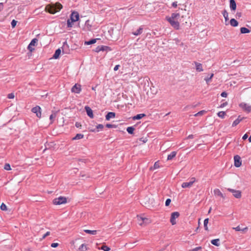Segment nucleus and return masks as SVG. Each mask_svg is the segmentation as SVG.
Listing matches in <instances>:
<instances>
[{"label":"nucleus","instance_id":"9b49d317","mask_svg":"<svg viewBox=\"0 0 251 251\" xmlns=\"http://www.w3.org/2000/svg\"><path fill=\"white\" fill-rule=\"evenodd\" d=\"M234 166L236 167H239L241 166L242 163L241 161V158L240 157L237 155H235L234 157Z\"/></svg>","mask_w":251,"mask_h":251},{"label":"nucleus","instance_id":"4be33fe9","mask_svg":"<svg viewBox=\"0 0 251 251\" xmlns=\"http://www.w3.org/2000/svg\"><path fill=\"white\" fill-rule=\"evenodd\" d=\"M176 152L172 151L170 154L168 155L167 160H172L174 157L176 156Z\"/></svg>","mask_w":251,"mask_h":251},{"label":"nucleus","instance_id":"f3484780","mask_svg":"<svg viewBox=\"0 0 251 251\" xmlns=\"http://www.w3.org/2000/svg\"><path fill=\"white\" fill-rule=\"evenodd\" d=\"M214 194L216 196H220L223 199L225 198V196L222 193L220 190L219 189H215L214 190Z\"/></svg>","mask_w":251,"mask_h":251},{"label":"nucleus","instance_id":"c03bdc74","mask_svg":"<svg viewBox=\"0 0 251 251\" xmlns=\"http://www.w3.org/2000/svg\"><path fill=\"white\" fill-rule=\"evenodd\" d=\"M160 167L159 166V163L158 161H157L154 164V166H153V169H158Z\"/></svg>","mask_w":251,"mask_h":251},{"label":"nucleus","instance_id":"f704fd0d","mask_svg":"<svg viewBox=\"0 0 251 251\" xmlns=\"http://www.w3.org/2000/svg\"><path fill=\"white\" fill-rule=\"evenodd\" d=\"M97 39H92L89 41H87V42H85V44L86 45H91V44H94L97 41Z\"/></svg>","mask_w":251,"mask_h":251},{"label":"nucleus","instance_id":"774afa93","mask_svg":"<svg viewBox=\"0 0 251 251\" xmlns=\"http://www.w3.org/2000/svg\"><path fill=\"white\" fill-rule=\"evenodd\" d=\"M243 119H244L243 117H241L240 116H239L237 119H240L241 120V122L243 120Z\"/></svg>","mask_w":251,"mask_h":251},{"label":"nucleus","instance_id":"7c9ffc66","mask_svg":"<svg viewBox=\"0 0 251 251\" xmlns=\"http://www.w3.org/2000/svg\"><path fill=\"white\" fill-rule=\"evenodd\" d=\"M232 228H233V229H234L236 231H245L247 230L248 229V228L247 227L243 229H241L239 226H238L235 227H233Z\"/></svg>","mask_w":251,"mask_h":251},{"label":"nucleus","instance_id":"6ab92c4d","mask_svg":"<svg viewBox=\"0 0 251 251\" xmlns=\"http://www.w3.org/2000/svg\"><path fill=\"white\" fill-rule=\"evenodd\" d=\"M61 50L60 49H58L57 50H56L55 51L54 54H53V57L54 59L58 58L61 53Z\"/></svg>","mask_w":251,"mask_h":251},{"label":"nucleus","instance_id":"c756f323","mask_svg":"<svg viewBox=\"0 0 251 251\" xmlns=\"http://www.w3.org/2000/svg\"><path fill=\"white\" fill-rule=\"evenodd\" d=\"M135 130L133 126H129L126 128V131L129 134H132Z\"/></svg>","mask_w":251,"mask_h":251},{"label":"nucleus","instance_id":"f8f14e48","mask_svg":"<svg viewBox=\"0 0 251 251\" xmlns=\"http://www.w3.org/2000/svg\"><path fill=\"white\" fill-rule=\"evenodd\" d=\"M85 109L86 110L87 115L90 118H93L94 115H93V111L91 109V108L90 107H89L88 106H86L85 107Z\"/></svg>","mask_w":251,"mask_h":251},{"label":"nucleus","instance_id":"4c0bfd02","mask_svg":"<svg viewBox=\"0 0 251 251\" xmlns=\"http://www.w3.org/2000/svg\"><path fill=\"white\" fill-rule=\"evenodd\" d=\"M217 115L218 117L221 118H224L226 115V113L224 111H220L218 113Z\"/></svg>","mask_w":251,"mask_h":251},{"label":"nucleus","instance_id":"2eb2a0df","mask_svg":"<svg viewBox=\"0 0 251 251\" xmlns=\"http://www.w3.org/2000/svg\"><path fill=\"white\" fill-rule=\"evenodd\" d=\"M37 41L38 40L36 38H34L31 40V42L28 46V49L30 51H32V50H34V49H30V46H34L37 42Z\"/></svg>","mask_w":251,"mask_h":251},{"label":"nucleus","instance_id":"ddd939ff","mask_svg":"<svg viewBox=\"0 0 251 251\" xmlns=\"http://www.w3.org/2000/svg\"><path fill=\"white\" fill-rule=\"evenodd\" d=\"M229 7L231 11H235L236 9V3L234 0H229Z\"/></svg>","mask_w":251,"mask_h":251},{"label":"nucleus","instance_id":"79ce46f5","mask_svg":"<svg viewBox=\"0 0 251 251\" xmlns=\"http://www.w3.org/2000/svg\"><path fill=\"white\" fill-rule=\"evenodd\" d=\"M0 209L3 211H6L7 210V206L4 203H2L0 205Z\"/></svg>","mask_w":251,"mask_h":251},{"label":"nucleus","instance_id":"1a4fd4ad","mask_svg":"<svg viewBox=\"0 0 251 251\" xmlns=\"http://www.w3.org/2000/svg\"><path fill=\"white\" fill-rule=\"evenodd\" d=\"M31 111L33 113L36 114L37 117L40 118L41 117V108L39 106H36L32 108Z\"/></svg>","mask_w":251,"mask_h":251},{"label":"nucleus","instance_id":"72a5a7b5","mask_svg":"<svg viewBox=\"0 0 251 251\" xmlns=\"http://www.w3.org/2000/svg\"><path fill=\"white\" fill-rule=\"evenodd\" d=\"M213 75H214V74H211L209 77H207L204 78V80H205L207 84H208L210 82V81H211V79L213 77Z\"/></svg>","mask_w":251,"mask_h":251},{"label":"nucleus","instance_id":"c85d7f7f","mask_svg":"<svg viewBox=\"0 0 251 251\" xmlns=\"http://www.w3.org/2000/svg\"><path fill=\"white\" fill-rule=\"evenodd\" d=\"M87 249L86 245L84 244H82L78 248V250L80 251H86Z\"/></svg>","mask_w":251,"mask_h":251},{"label":"nucleus","instance_id":"c9c22d12","mask_svg":"<svg viewBox=\"0 0 251 251\" xmlns=\"http://www.w3.org/2000/svg\"><path fill=\"white\" fill-rule=\"evenodd\" d=\"M208 221H209V219L208 218H206L204 220V223H203L204 224V227L205 230H208V226H207Z\"/></svg>","mask_w":251,"mask_h":251},{"label":"nucleus","instance_id":"ea45409f","mask_svg":"<svg viewBox=\"0 0 251 251\" xmlns=\"http://www.w3.org/2000/svg\"><path fill=\"white\" fill-rule=\"evenodd\" d=\"M205 111L204 110H201L200 112H198L197 113L195 114L194 115V116L197 117L202 115L203 114L205 113Z\"/></svg>","mask_w":251,"mask_h":251},{"label":"nucleus","instance_id":"5701e85b","mask_svg":"<svg viewBox=\"0 0 251 251\" xmlns=\"http://www.w3.org/2000/svg\"><path fill=\"white\" fill-rule=\"evenodd\" d=\"M233 195L235 198L240 199L241 197V192L239 190H236Z\"/></svg>","mask_w":251,"mask_h":251},{"label":"nucleus","instance_id":"dca6fc26","mask_svg":"<svg viewBox=\"0 0 251 251\" xmlns=\"http://www.w3.org/2000/svg\"><path fill=\"white\" fill-rule=\"evenodd\" d=\"M194 63L195 64L196 69L197 71L199 72L203 71V70L201 64L197 62H195Z\"/></svg>","mask_w":251,"mask_h":251},{"label":"nucleus","instance_id":"052dcab7","mask_svg":"<svg viewBox=\"0 0 251 251\" xmlns=\"http://www.w3.org/2000/svg\"><path fill=\"white\" fill-rule=\"evenodd\" d=\"M119 67H120L119 65H116L114 68V71H117L119 69Z\"/></svg>","mask_w":251,"mask_h":251},{"label":"nucleus","instance_id":"8fccbe9b","mask_svg":"<svg viewBox=\"0 0 251 251\" xmlns=\"http://www.w3.org/2000/svg\"><path fill=\"white\" fill-rule=\"evenodd\" d=\"M106 126L108 128H113V127H115L116 126L114 125H111V124H107L106 125Z\"/></svg>","mask_w":251,"mask_h":251},{"label":"nucleus","instance_id":"423d86ee","mask_svg":"<svg viewBox=\"0 0 251 251\" xmlns=\"http://www.w3.org/2000/svg\"><path fill=\"white\" fill-rule=\"evenodd\" d=\"M167 21L170 24L171 26L176 29H178L179 28V23L176 20L166 19Z\"/></svg>","mask_w":251,"mask_h":251},{"label":"nucleus","instance_id":"6e6552de","mask_svg":"<svg viewBox=\"0 0 251 251\" xmlns=\"http://www.w3.org/2000/svg\"><path fill=\"white\" fill-rule=\"evenodd\" d=\"M81 91V86L78 84H75L71 89V91L73 93L76 94H79Z\"/></svg>","mask_w":251,"mask_h":251},{"label":"nucleus","instance_id":"f03ea898","mask_svg":"<svg viewBox=\"0 0 251 251\" xmlns=\"http://www.w3.org/2000/svg\"><path fill=\"white\" fill-rule=\"evenodd\" d=\"M53 204L55 205H60L67 202V199L64 197H59L53 201Z\"/></svg>","mask_w":251,"mask_h":251},{"label":"nucleus","instance_id":"bf43d9fd","mask_svg":"<svg viewBox=\"0 0 251 251\" xmlns=\"http://www.w3.org/2000/svg\"><path fill=\"white\" fill-rule=\"evenodd\" d=\"M75 126H76V127H78V128L80 127L81 126V124H80V123H78V122H76V123H75Z\"/></svg>","mask_w":251,"mask_h":251},{"label":"nucleus","instance_id":"e433bc0d","mask_svg":"<svg viewBox=\"0 0 251 251\" xmlns=\"http://www.w3.org/2000/svg\"><path fill=\"white\" fill-rule=\"evenodd\" d=\"M99 249L102 250L104 251H109L110 250L108 247L105 245H102L100 248H99Z\"/></svg>","mask_w":251,"mask_h":251},{"label":"nucleus","instance_id":"69168bd1","mask_svg":"<svg viewBox=\"0 0 251 251\" xmlns=\"http://www.w3.org/2000/svg\"><path fill=\"white\" fill-rule=\"evenodd\" d=\"M227 104L226 102V103H223L222 104H221L220 105V107H224V106H225Z\"/></svg>","mask_w":251,"mask_h":251},{"label":"nucleus","instance_id":"3c124183","mask_svg":"<svg viewBox=\"0 0 251 251\" xmlns=\"http://www.w3.org/2000/svg\"><path fill=\"white\" fill-rule=\"evenodd\" d=\"M8 98L11 99L14 98V94L13 93H10L8 95Z\"/></svg>","mask_w":251,"mask_h":251},{"label":"nucleus","instance_id":"680f3d73","mask_svg":"<svg viewBox=\"0 0 251 251\" xmlns=\"http://www.w3.org/2000/svg\"><path fill=\"white\" fill-rule=\"evenodd\" d=\"M248 135H247V134H245L243 135L242 139L243 140H246L248 138Z\"/></svg>","mask_w":251,"mask_h":251},{"label":"nucleus","instance_id":"6e6d98bb","mask_svg":"<svg viewBox=\"0 0 251 251\" xmlns=\"http://www.w3.org/2000/svg\"><path fill=\"white\" fill-rule=\"evenodd\" d=\"M103 128V126L101 124H99L98 126H97V129H102Z\"/></svg>","mask_w":251,"mask_h":251},{"label":"nucleus","instance_id":"a19ab883","mask_svg":"<svg viewBox=\"0 0 251 251\" xmlns=\"http://www.w3.org/2000/svg\"><path fill=\"white\" fill-rule=\"evenodd\" d=\"M56 114L55 113H53L51 115H50V120L51 121V123H52L53 122V121H54V119L56 117Z\"/></svg>","mask_w":251,"mask_h":251},{"label":"nucleus","instance_id":"864d4df0","mask_svg":"<svg viewBox=\"0 0 251 251\" xmlns=\"http://www.w3.org/2000/svg\"><path fill=\"white\" fill-rule=\"evenodd\" d=\"M58 246V244L57 243H53L51 244V247L52 248H56Z\"/></svg>","mask_w":251,"mask_h":251},{"label":"nucleus","instance_id":"de8ad7c7","mask_svg":"<svg viewBox=\"0 0 251 251\" xmlns=\"http://www.w3.org/2000/svg\"><path fill=\"white\" fill-rule=\"evenodd\" d=\"M11 26L12 27H14L16 25V24H17V21H15V20H13L11 22Z\"/></svg>","mask_w":251,"mask_h":251},{"label":"nucleus","instance_id":"58836bf2","mask_svg":"<svg viewBox=\"0 0 251 251\" xmlns=\"http://www.w3.org/2000/svg\"><path fill=\"white\" fill-rule=\"evenodd\" d=\"M241 122L240 119H236L232 123V126H235L237 125H238Z\"/></svg>","mask_w":251,"mask_h":251},{"label":"nucleus","instance_id":"2f4dec72","mask_svg":"<svg viewBox=\"0 0 251 251\" xmlns=\"http://www.w3.org/2000/svg\"><path fill=\"white\" fill-rule=\"evenodd\" d=\"M143 31V28L140 27L138 30L133 33L134 35L137 36L140 35Z\"/></svg>","mask_w":251,"mask_h":251},{"label":"nucleus","instance_id":"39448f33","mask_svg":"<svg viewBox=\"0 0 251 251\" xmlns=\"http://www.w3.org/2000/svg\"><path fill=\"white\" fill-rule=\"evenodd\" d=\"M138 221L139 225L141 226L144 224L147 225L151 222L149 219L144 217H138Z\"/></svg>","mask_w":251,"mask_h":251},{"label":"nucleus","instance_id":"bb28decb","mask_svg":"<svg viewBox=\"0 0 251 251\" xmlns=\"http://www.w3.org/2000/svg\"><path fill=\"white\" fill-rule=\"evenodd\" d=\"M84 231L85 232H86V233L90 234L92 235H95V234H96V233L97 232V231L96 230H89V229H84Z\"/></svg>","mask_w":251,"mask_h":251},{"label":"nucleus","instance_id":"cd10ccee","mask_svg":"<svg viewBox=\"0 0 251 251\" xmlns=\"http://www.w3.org/2000/svg\"><path fill=\"white\" fill-rule=\"evenodd\" d=\"M145 116V114H139L133 117V120H139Z\"/></svg>","mask_w":251,"mask_h":251},{"label":"nucleus","instance_id":"0e129e2a","mask_svg":"<svg viewBox=\"0 0 251 251\" xmlns=\"http://www.w3.org/2000/svg\"><path fill=\"white\" fill-rule=\"evenodd\" d=\"M101 51L100 46H98L96 48V51L97 52H99V51Z\"/></svg>","mask_w":251,"mask_h":251},{"label":"nucleus","instance_id":"13d9d810","mask_svg":"<svg viewBox=\"0 0 251 251\" xmlns=\"http://www.w3.org/2000/svg\"><path fill=\"white\" fill-rule=\"evenodd\" d=\"M177 2L176 1H175V2H173L172 4V6L174 8H176L177 6Z\"/></svg>","mask_w":251,"mask_h":251},{"label":"nucleus","instance_id":"473e14b6","mask_svg":"<svg viewBox=\"0 0 251 251\" xmlns=\"http://www.w3.org/2000/svg\"><path fill=\"white\" fill-rule=\"evenodd\" d=\"M101 51H108L111 50L110 47L105 46H100Z\"/></svg>","mask_w":251,"mask_h":251},{"label":"nucleus","instance_id":"a878e982","mask_svg":"<svg viewBox=\"0 0 251 251\" xmlns=\"http://www.w3.org/2000/svg\"><path fill=\"white\" fill-rule=\"evenodd\" d=\"M240 32L242 34L248 33L250 32V30L246 27H243L240 28Z\"/></svg>","mask_w":251,"mask_h":251},{"label":"nucleus","instance_id":"a18cd8bd","mask_svg":"<svg viewBox=\"0 0 251 251\" xmlns=\"http://www.w3.org/2000/svg\"><path fill=\"white\" fill-rule=\"evenodd\" d=\"M201 247H198L194 249L190 250L189 251H199V250H201Z\"/></svg>","mask_w":251,"mask_h":251},{"label":"nucleus","instance_id":"603ef678","mask_svg":"<svg viewBox=\"0 0 251 251\" xmlns=\"http://www.w3.org/2000/svg\"><path fill=\"white\" fill-rule=\"evenodd\" d=\"M221 96L222 97L226 98L227 96V94L226 92H223L221 93Z\"/></svg>","mask_w":251,"mask_h":251},{"label":"nucleus","instance_id":"9d476101","mask_svg":"<svg viewBox=\"0 0 251 251\" xmlns=\"http://www.w3.org/2000/svg\"><path fill=\"white\" fill-rule=\"evenodd\" d=\"M79 19V14L77 12H73L71 15V20L72 22L77 21Z\"/></svg>","mask_w":251,"mask_h":251},{"label":"nucleus","instance_id":"f257e3e1","mask_svg":"<svg viewBox=\"0 0 251 251\" xmlns=\"http://www.w3.org/2000/svg\"><path fill=\"white\" fill-rule=\"evenodd\" d=\"M63 6L58 2L55 4H49L46 6L45 10L50 14H55L57 12L60 11Z\"/></svg>","mask_w":251,"mask_h":251},{"label":"nucleus","instance_id":"09e8293b","mask_svg":"<svg viewBox=\"0 0 251 251\" xmlns=\"http://www.w3.org/2000/svg\"><path fill=\"white\" fill-rule=\"evenodd\" d=\"M171 201V200L170 199H167L166 201V202H165V205L167 206H169Z\"/></svg>","mask_w":251,"mask_h":251},{"label":"nucleus","instance_id":"5fc2aeb1","mask_svg":"<svg viewBox=\"0 0 251 251\" xmlns=\"http://www.w3.org/2000/svg\"><path fill=\"white\" fill-rule=\"evenodd\" d=\"M72 22H70V20H68L67 21V25L68 27H72Z\"/></svg>","mask_w":251,"mask_h":251},{"label":"nucleus","instance_id":"7ed1b4c3","mask_svg":"<svg viewBox=\"0 0 251 251\" xmlns=\"http://www.w3.org/2000/svg\"><path fill=\"white\" fill-rule=\"evenodd\" d=\"M195 181L196 178L195 177H192L190 181L183 182L181 184V187L183 188H191Z\"/></svg>","mask_w":251,"mask_h":251},{"label":"nucleus","instance_id":"4468645a","mask_svg":"<svg viewBox=\"0 0 251 251\" xmlns=\"http://www.w3.org/2000/svg\"><path fill=\"white\" fill-rule=\"evenodd\" d=\"M115 113L112 112H108L107 115L105 116L106 120L109 121L111 118H114L115 117Z\"/></svg>","mask_w":251,"mask_h":251},{"label":"nucleus","instance_id":"4d7b16f0","mask_svg":"<svg viewBox=\"0 0 251 251\" xmlns=\"http://www.w3.org/2000/svg\"><path fill=\"white\" fill-rule=\"evenodd\" d=\"M227 190L229 191L230 192L232 193L233 194L236 192V190L231 189V188H227Z\"/></svg>","mask_w":251,"mask_h":251},{"label":"nucleus","instance_id":"338daca9","mask_svg":"<svg viewBox=\"0 0 251 251\" xmlns=\"http://www.w3.org/2000/svg\"><path fill=\"white\" fill-rule=\"evenodd\" d=\"M194 137V136L193 135H189L188 137H187V138L188 139H192Z\"/></svg>","mask_w":251,"mask_h":251},{"label":"nucleus","instance_id":"412c9836","mask_svg":"<svg viewBox=\"0 0 251 251\" xmlns=\"http://www.w3.org/2000/svg\"><path fill=\"white\" fill-rule=\"evenodd\" d=\"M211 243L213 245H215L217 247L219 246L220 245L219 239H215L212 240L211 241Z\"/></svg>","mask_w":251,"mask_h":251},{"label":"nucleus","instance_id":"aec40b11","mask_svg":"<svg viewBox=\"0 0 251 251\" xmlns=\"http://www.w3.org/2000/svg\"><path fill=\"white\" fill-rule=\"evenodd\" d=\"M230 24L231 26L236 27L238 25V22L234 19H231L230 21Z\"/></svg>","mask_w":251,"mask_h":251},{"label":"nucleus","instance_id":"49530a36","mask_svg":"<svg viewBox=\"0 0 251 251\" xmlns=\"http://www.w3.org/2000/svg\"><path fill=\"white\" fill-rule=\"evenodd\" d=\"M50 235V231L47 232L44 235H43V236H42L41 240H43V239H45L46 237H47L48 236H49Z\"/></svg>","mask_w":251,"mask_h":251},{"label":"nucleus","instance_id":"e2e57ef3","mask_svg":"<svg viewBox=\"0 0 251 251\" xmlns=\"http://www.w3.org/2000/svg\"><path fill=\"white\" fill-rule=\"evenodd\" d=\"M3 4L2 2L0 3V12L3 9Z\"/></svg>","mask_w":251,"mask_h":251},{"label":"nucleus","instance_id":"a211bd4d","mask_svg":"<svg viewBox=\"0 0 251 251\" xmlns=\"http://www.w3.org/2000/svg\"><path fill=\"white\" fill-rule=\"evenodd\" d=\"M179 17V13H174L171 14V17H166V19H171V20H176Z\"/></svg>","mask_w":251,"mask_h":251},{"label":"nucleus","instance_id":"0eeeda50","mask_svg":"<svg viewBox=\"0 0 251 251\" xmlns=\"http://www.w3.org/2000/svg\"><path fill=\"white\" fill-rule=\"evenodd\" d=\"M179 216V213L177 212H174L171 214L170 222L173 225L176 224V219Z\"/></svg>","mask_w":251,"mask_h":251},{"label":"nucleus","instance_id":"b1692460","mask_svg":"<svg viewBox=\"0 0 251 251\" xmlns=\"http://www.w3.org/2000/svg\"><path fill=\"white\" fill-rule=\"evenodd\" d=\"M222 14L223 15V16H224L225 19V21L227 22L229 20L228 12L226 11V10H224L222 12Z\"/></svg>","mask_w":251,"mask_h":251},{"label":"nucleus","instance_id":"37998d69","mask_svg":"<svg viewBox=\"0 0 251 251\" xmlns=\"http://www.w3.org/2000/svg\"><path fill=\"white\" fill-rule=\"evenodd\" d=\"M4 169L6 170L9 171L11 170L10 165L9 164H6L4 165Z\"/></svg>","mask_w":251,"mask_h":251},{"label":"nucleus","instance_id":"20e7f679","mask_svg":"<svg viewBox=\"0 0 251 251\" xmlns=\"http://www.w3.org/2000/svg\"><path fill=\"white\" fill-rule=\"evenodd\" d=\"M239 106L246 112L250 113L251 111V105L248 103L241 102L239 104Z\"/></svg>","mask_w":251,"mask_h":251},{"label":"nucleus","instance_id":"393cba45","mask_svg":"<svg viewBox=\"0 0 251 251\" xmlns=\"http://www.w3.org/2000/svg\"><path fill=\"white\" fill-rule=\"evenodd\" d=\"M84 137V135L81 133L77 134L73 138V140H79L83 138Z\"/></svg>","mask_w":251,"mask_h":251}]
</instances>
